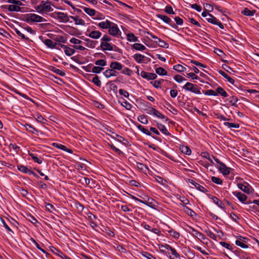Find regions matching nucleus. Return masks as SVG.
Masks as SVG:
<instances>
[{"label":"nucleus","instance_id":"1","mask_svg":"<svg viewBox=\"0 0 259 259\" xmlns=\"http://www.w3.org/2000/svg\"><path fill=\"white\" fill-rule=\"evenodd\" d=\"M183 88L188 91H190L195 94H201L200 88H198L197 85H195L190 82H187L183 87Z\"/></svg>","mask_w":259,"mask_h":259},{"label":"nucleus","instance_id":"2","mask_svg":"<svg viewBox=\"0 0 259 259\" xmlns=\"http://www.w3.org/2000/svg\"><path fill=\"white\" fill-rule=\"evenodd\" d=\"M108 32L110 35L117 38L119 37L121 34V32L118 28L117 25L112 22L110 27L109 28Z\"/></svg>","mask_w":259,"mask_h":259},{"label":"nucleus","instance_id":"3","mask_svg":"<svg viewBox=\"0 0 259 259\" xmlns=\"http://www.w3.org/2000/svg\"><path fill=\"white\" fill-rule=\"evenodd\" d=\"M55 17L59 19L60 22L66 23L69 22L70 16H68L66 13L60 12H57L54 13Z\"/></svg>","mask_w":259,"mask_h":259},{"label":"nucleus","instance_id":"4","mask_svg":"<svg viewBox=\"0 0 259 259\" xmlns=\"http://www.w3.org/2000/svg\"><path fill=\"white\" fill-rule=\"evenodd\" d=\"M85 35L93 39H97L101 37L102 33L99 30L88 29Z\"/></svg>","mask_w":259,"mask_h":259},{"label":"nucleus","instance_id":"5","mask_svg":"<svg viewBox=\"0 0 259 259\" xmlns=\"http://www.w3.org/2000/svg\"><path fill=\"white\" fill-rule=\"evenodd\" d=\"M156 17L162 20L165 23L169 24L174 28L177 27L176 24L167 16L162 14H156Z\"/></svg>","mask_w":259,"mask_h":259},{"label":"nucleus","instance_id":"6","mask_svg":"<svg viewBox=\"0 0 259 259\" xmlns=\"http://www.w3.org/2000/svg\"><path fill=\"white\" fill-rule=\"evenodd\" d=\"M237 186L238 188L247 194H251L252 193L253 189L247 183H245L244 184L238 183Z\"/></svg>","mask_w":259,"mask_h":259},{"label":"nucleus","instance_id":"7","mask_svg":"<svg viewBox=\"0 0 259 259\" xmlns=\"http://www.w3.org/2000/svg\"><path fill=\"white\" fill-rule=\"evenodd\" d=\"M33 118H35V121L39 124H40L42 126H44V125L46 124L47 122V120L45 119L42 115H41L39 113H36L34 115H33Z\"/></svg>","mask_w":259,"mask_h":259},{"label":"nucleus","instance_id":"8","mask_svg":"<svg viewBox=\"0 0 259 259\" xmlns=\"http://www.w3.org/2000/svg\"><path fill=\"white\" fill-rule=\"evenodd\" d=\"M206 20H207V21L208 22L219 26L221 29L224 28V25H223V24L220 21H218V19L215 17H214L213 16H212L211 14V17H207L206 18Z\"/></svg>","mask_w":259,"mask_h":259},{"label":"nucleus","instance_id":"9","mask_svg":"<svg viewBox=\"0 0 259 259\" xmlns=\"http://www.w3.org/2000/svg\"><path fill=\"white\" fill-rule=\"evenodd\" d=\"M140 75L143 78L148 80H153L157 77V75L155 73L147 72L145 71H142Z\"/></svg>","mask_w":259,"mask_h":259},{"label":"nucleus","instance_id":"10","mask_svg":"<svg viewBox=\"0 0 259 259\" xmlns=\"http://www.w3.org/2000/svg\"><path fill=\"white\" fill-rule=\"evenodd\" d=\"M157 203L154 199L151 197H149L148 196H146V199H145V205L151 208H155L157 206Z\"/></svg>","mask_w":259,"mask_h":259},{"label":"nucleus","instance_id":"11","mask_svg":"<svg viewBox=\"0 0 259 259\" xmlns=\"http://www.w3.org/2000/svg\"><path fill=\"white\" fill-rule=\"evenodd\" d=\"M188 182L195 186V187L199 191L205 193L207 192V190L203 186L200 185L199 184L195 182L194 181L191 179H189Z\"/></svg>","mask_w":259,"mask_h":259},{"label":"nucleus","instance_id":"12","mask_svg":"<svg viewBox=\"0 0 259 259\" xmlns=\"http://www.w3.org/2000/svg\"><path fill=\"white\" fill-rule=\"evenodd\" d=\"M208 197L212 200L213 202L217 205L219 207L223 209H225V205L221 200L214 196L209 195Z\"/></svg>","mask_w":259,"mask_h":259},{"label":"nucleus","instance_id":"13","mask_svg":"<svg viewBox=\"0 0 259 259\" xmlns=\"http://www.w3.org/2000/svg\"><path fill=\"white\" fill-rule=\"evenodd\" d=\"M118 73L114 70V69L110 68V69H108L106 70L103 72V75L106 77V78H110L111 76H116L117 75Z\"/></svg>","mask_w":259,"mask_h":259},{"label":"nucleus","instance_id":"14","mask_svg":"<svg viewBox=\"0 0 259 259\" xmlns=\"http://www.w3.org/2000/svg\"><path fill=\"white\" fill-rule=\"evenodd\" d=\"M100 47L103 51L113 50V45L109 42H101Z\"/></svg>","mask_w":259,"mask_h":259},{"label":"nucleus","instance_id":"15","mask_svg":"<svg viewBox=\"0 0 259 259\" xmlns=\"http://www.w3.org/2000/svg\"><path fill=\"white\" fill-rule=\"evenodd\" d=\"M233 195L237 197V198L241 201L242 203H245V201L247 200V197L245 194L242 193L240 192H234Z\"/></svg>","mask_w":259,"mask_h":259},{"label":"nucleus","instance_id":"16","mask_svg":"<svg viewBox=\"0 0 259 259\" xmlns=\"http://www.w3.org/2000/svg\"><path fill=\"white\" fill-rule=\"evenodd\" d=\"M192 231L194 232L192 235L193 236L197 237L200 241L207 239L204 235L201 232H198L196 230L192 228Z\"/></svg>","mask_w":259,"mask_h":259},{"label":"nucleus","instance_id":"17","mask_svg":"<svg viewBox=\"0 0 259 259\" xmlns=\"http://www.w3.org/2000/svg\"><path fill=\"white\" fill-rule=\"evenodd\" d=\"M84 41H85L84 44L85 46L91 49L95 48L98 44L97 41L93 40L89 38L84 39Z\"/></svg>","mask_w":259,"mask_h":259},{"label":"nucleus","instance_id":"18","mask_svg":"<svg viewBox=\"0 0 259 259\" xmlns=\"http://www.w3.org/2000/svg\"><path fill=\"white\" fill-rule=\"evenodd\" d=\"M219 170L224 175H228L230 172L231 168L228 167L225 163H221V166H220Z\"/></svg>","mask_w":259,"mask_h":259},{"label":"nucleus","instance_id":"19","mask_svg":"<svg viewBox=\"0 0 259 259\" xmlns=\"http://www.w3.org/2000/svg\"><path fill=\"white\" fill-rule=\"evenodd\" d=\"M168 246H170V245L167 244H165L164 245H163V244H159L158 245V247L160 250V251L163 254H166L167 255L169 254V253L168 252V250H169V248Z\"/></svg>","mask_w":259,"mask_h":259},{"label":"nucleus","instance_id":"20","mask_svg":"<svg viewBox=\"0 0 259 259\" xmlns=\"http://www.w3.org/2000/svg\"><path fill=\"white\" fill-rule=\"evenodd\" d=\"M112 22L109 20H106L105 21L99 22L97 25L102 29H109L110 27Z\"/></svg>","mask_w":259,"mask_h":259},{"label":"nucleus","instance_id":"21","mask_svg":"<svg viewBox=\"0 0 259 259\" xmlns=\"http://www.w3.org/2000/svg\"><path fill=\"white\" fill-rule=\"evenodd\" d=\"M110 67L114 70H121L123 65L118 62H112L110 64Z\"/></svg>","mask_w":259,"mask_h":259},{"label":"nucleus","instance_id":"22","mask_svg":"<svg viewBox=\"0 0 259 259\" xmlns=\"http://www.w3.org/2000/svg\"><path fill=\"white\" fill-rule=\"evenodd\" d=\"M20 193L23 197L26 198L30 201H32L31 197H32V195L27 190L24 188H21L20 189Z\"/></svg>","mask_w":259,"mask_h":259},{"label":"nucleus","instance_id":"23","mask_svg":"<svg viewBox=\"0 0 259 259\" xmlns=\"http://www.w3.org/2000/svg\"><path fill=\"white\" fill-rule=\"evenodd\" d=\"M52 145L55 147H56L59 149H61L64 151L67 152L68 153H72V151L71 149L67 148L66 146H65L64 145H62L61 144H59L57 143H54L52 144Z\"/></svg>","mask_w":259,"mask_h":259},{"label":"nucleus","instance_id":"24","mask_svg":"<svg viewBox=\"0 0 259 259\" xmlns=\"http://www.w3.org/2000/svg\"><path fill=\"white\" fill-rule=\"evenodd\" d=\"M135 60L138 63H143L145 59L146 58L145 56L141 54H136L133 56Z\"/></svg>","mask_w":259,"mask_h":259},{"label":"nucleus","instance_id":"25","mask_svg":"<svg viewBox=\"0 0 259 259\" xmlns=\"http://www.w3.org/2000/svg\"><path fill=\"white\" fill-rule=\"evenodd\" d=\"M168 247H169V250H170L171 254L172 255V256H171V255L169 256L170 259H177L180 257V254L178 253L177 250L174 248H173L171 246Z\"/></svg>","mask_w":259,"mask_h":259},{"label":"nucleus","instance_id":"26","mask_svg":"<svg viewBox=\"0 0 259 259\" xmlns=\"http://www.w3.org/2000/svg\"><path fill=\"white\" fill-rule=\"evenodd\" d=\"M45 44L49 48L51 49L57 48L58 46L57 42H54L52 40L50 39H46L44 40Z\"/></svg>","mask_w":259,"mask_h":259},{"label":"nucleus","instance_id":"27","mask_svg":"<svg viewBox=\"0 0 259 259\" xmlns=\"http://www.w3.org/2000/svg\"><path fill=\"white\" fill-rule=\"evenodd\" d=\"M70 19H72L75 22L76 25L83 26L85 24L84 20L79 18L78 17L70 16Z\"/></svg>","mask_w":259,"mask_h":259},{"label":"nucleus","instance_id":"28","mask_svg":"<svg viewBox=\"0 0 259 259\" xmlns=\"http://www.w3.org/2000/svg\"><path fill=\"white\" fill-rule=\"evenodd\" d=\"M218 72L220 74L225 77L229 82L232 84L234 83L235 80L226 74L224 71L220 70L218 71Z\"/></svg>","mask_w":259,"mask_h":259},{"label":"nucleus","instance_id":"29","mask_svg":"<svg viewBox=\"0 0 259 259\" xmlns=\"http://www.w3.org/2000/svg\"><path fill=\"white\" fill-rule=\"evenodd\" d=\"M157 126L158 128L166 136H169L170 135V134L169 133L168 130H167L166 127L165 125L161 123H157Z\"/></svg>","mask_w":259,"mask_h":259},{"label":"nucleus","instance_id":"30","mask_svg":"<svg viewBox=\"0 0 259 259\" xmlns=\"http://www.w3.org/2000/svg\"><path fill=\"white\" fill-rule=\"evenodd\" d=\"M156 44H157L159 47L164 48H168V44L164 40L159 38H157V39L155 40L154 41Z\"/></svg>","mask_w":259,"mask_h":259},{"label":"nucleus","instance_id":"31","mask_svg":"<svg viewBox=\"0 0 259 259\" xmlns=\"http://www.w3.org/2000/svg\"><path fill=\"white\" fill-rule=\"evenodd\" d=\"M82 10L89 16H94L95 15L96 11L94 9L87 8L86 7H80Z\"/></svg>","mask_w":259,"mask_h":259},{"label":"nucleus","instance_id":"32","mask_svg":"<svg viewBox=\"0 0 259 259\" xmlns=\"http://www.w3.org/2000/svg\"><path fill=\"white\" fill-rule=\"evenodd\" d=\"M227 100L229 101V103L232 106L235 107H237L238 105L237 104V102L238 101V98L236 96H232L228 98Z\"/></svg>","mask_w":259,"mask_h":259},{"label":"nucleus","instance_id":"33","mask_svg":"<svg viewBox=\"0 0 259 259\" xmlns=\"http://www.w3.org/2000/svg\"><path fill=\"white\" fill-rule=\"evenodd\" d=\"M132 48L137 51H144L146 48L142 44L139 43H135L132 46Z\"/></svg>","mask_w":259,"mask_h":259},{"label":"nucleus","instance_id":"34","mask_svg":"<svg viewBox=\"0 0 259 259\" xmlns=\"http://www.w3.org/2000/svg\"><path fill=\"white\" fill-rule=\"evenodd\" d=\"M183 210L188 215L193 217L196 215V213L188 207L183 205Z\"/></svg>","mask_w":259,"mask_h":259},{"label":"nucleus","instance_id":"35","mask_svg":"<svg viewBox=\"0 0 259 259\" xmlns=\"http://www.w3.org/2000/svg\"><path fill=\"white\" fill-rule=\"evenodd\" d=\"M18 169L19 171L28 174L29 175L32 174V171L29 169L26 166L21 165L18 166Z\"/></svg>","mask_w":259,"mask_h":259},{"label":"nucleus","instance_id":"36","mask_svg":"<svg viewBox=\"0 0 259 259\" xmlns=\"http://www.w3.org/2000/svg\"><path fill=\"white\" fill-rule=\"evenodd\" d=\"M255 10H250L248 8H245L241 12V14L247 16H252L255 13Z\"/></svg>","mask_w":259,"mask_h":259},{"label":"nucleus","instance_id":"37","mask_svg":"<svg viewBox=\"0 0 259 259\" xmlns=\"http://www.w3.org/2000/svg\"><path fill=\"white\" fill-rule=\"evenodd\" d=\"M217 94L218 95H220L223 98H226L228 96L227 93L222 87H218L217 89Z\"/></svg>","mask_w":259,"mask_h":259},{"label":"nucleus","instance_id":"38","mask_svg":"<svg viewBox=\"0 0 259 259\" xmlns=\"http://www.w3.org/2000/svg\"><path fill=\"white\" fill-rule=\"evenodd\" d=\"M127 40L131 42L138 41V37L133 33H129L126 34Z\"/></svg>","mask_w":259,"mask_h":259},{"label":"nucleus","instance_id":"39","mask_svg":"<svg viewBox=\"0 0 259 259\" xmlns=\"http://www.w3.org/2000/svg\"><path fill=\"white\" fill-rule=\"evenodd\" d=\"M43 6L44 12H52L53 11V9L52 8L50 2H43Z\"/></svg>","mask_w":259,"mask_h":259},{"label":"nucleus","instance_id":"40","mask_svg":"<svg viewBox=\"0 0 259 259\" xmlns=\"http://www.w3.org/2000/svg\"><path fill=\"white\" fill-rule=\"evenodd\" d=\"M90 80L98 87H100L101 85V81L99 79L98 76L96 75H94L92 79Z\"/></svg>","mask_w":259,"mask_h":259},{"label":"nucleus","instance_id":"41","mask_svg":"<svg viewBox=\"0 0 259 259\" xmlns=\"http://www.w3.org/2000/svg\"><path fill=\"white\" fill-rule=\"evenodd\" d=\"M18 5H10L9 7V11L10 12H19L21 8Z\"/></svg>","mask_w":259,"mask_h":259},{"label":"nucleus","instance_id":"42","mask_svg":"<svg viewBox=\"0 0 259 259\" xmlns=\"http://www.w3.org/2000/svg\"><path fill=\"white\" fill-rule=\"evenodd\" d=\"M168 232L169 233V235L170 236L174 237L175 239H177L180 237V233L173 229H170L168 230Z\"/></svg>","mask_w":259,"mask_h":259},{"label":"nucleus","instance_id":"43","mask_svg":"<svg viewBox=\"0 0 259 259\" xmlns=\"http://www.w3.org/2000/svg\"><path fill=\"white\" fill-rule=\"evenodd\" d=\"M102 231L106 233L109 237H114V232L108 227H104Z\"/></svg>","mask_w":259,"mask_h":259},{"label":"nucleus","instance_id":"44","mask_svg":"<svg viewBox=\"0 0 259 259\" xmlns=\"http://www.w3.org/2000/svg\"><path fill=\"white\" fill-rule=\"evenodd\" d=\"M180 150L182 152L188 155H190L191 153V150L188 146H182L181 147Z\"/></svg>","mask_w":259,"mask_h":259},{"label":"nucleus","instance_id":"45","mask_svg":"<svg viewBox=\"0 0 259 259\" xmlns=\"http://www.w3.org/2000/svg\"><path fill=\"white\" fill-rule=\"evenodd\" d=\"M137 128L140 130L142 132L148 136H151V133L149 132L147 129L145 128L144 126L141 124H138L137 125Z\"/></svg>","mask_w":259,"mask_h":259},{"label":"nucleus","instance_id":"46","mask_svg":"<svg viewBox=\"0 0 259 259\" xmlns=\"http://www.w3.org/2000/svg\"><path fill=\"white\" fill-rule=\"evenodd\" d=\"M45 21H46V20L43 17L38 15L33 14V22H42Z\"/></svg>","mask_w":259,"mask_h":259},{"label":"nucleus","instance_id":"47","mask_svg":"<svg viewBox=\"0 0 259 259\" xmlns=\"http://www.w3.org/2000/svg\"><path fill=\"white\" fill-rule=\"evenodd\" d=\"M138 120L143 124H146L148 123L147 117L144 115H139L138 117Z\"/></svg>","mask_w":259,"mask_h":259},{"label":"nucleus","instance_id":"48","mask_svg":"<svg viewBox=\"0 0 259 259\" xmlns=\"http://www.w3.org/2000/svg\"><path fill=\"white\" fill-rule=\"evenodd\" d=\"M95 64L98 66L103 67L106 65L107 62L104 59H99L95 62Z\"/></svg>","mask_w":259,"mask_h":259},{"label":"nucleus","instance_id":"49","mask_svg":"<svg viewBox=\"0 0 259 259\" xmlns=\"http://www.w3.org/2000/svg\"><path fill=\"white\" fill-rule=\"evenodd\" d=\"M44 160V158L41 156H38L37 155L33 154V162L40 164L43 162Z\"/></svg>","mask_w":259,"mask_h":259},{"label":"nucleus","instance_id":"50","mask_svg":"<svg viewBox=\"0 0 259 259\" xmlns=\"http://www.w3.org/2000/svg\"><path fill=\"white\" fill-rule=\"evenodd\" d=\"M173 68L174 70L178 72H184L186 70V68L181 64H177L174 65Z\"/></svg>","mask_w":259,"mask_h":259},{"label":"nucleus","instance_id":"51","mask_svg":"<svg viewBox=\"0 0 259 259\" xmlns=\"http://www.w3.org/2000/svg\"><path fill=\"white\" fill-rule=\"evenodd\" d=\"M155 71L159 75H165L167 74V71L162 67L157 68Z\"/></svg>","mask_w":259,"mask_h":259},{"label":"nucleus","instance_id":"52","mask_svg":"<svg viewBox=\"0 0 259 259\" xmlns=\"http://www.w3.org/2000/svg\"><path fill=\"white\" fill-rule=\"evenodd\" d=\"M205 232L206 233V234L209 237H210V238H211L212 239H213L215 241H217V236L213 232H212L210 230H206L205 231Z\"/></svg>","mask_w":259,"mask_h":259},{"label":"nucleus","instance_id":"53","mask_svg":"<svg viewBox=\"0 0 259 259\" xmlns=\"http://www.w3.org/2000/svg\"><path fill=\"white\" fill-rule=\"evenodd\" d=\"M141 255L147 259H156L152 254L147 251H142Z\"/></svg>","mask_w":259,"mask_h":259},{"label":"nucleus","instance_id":"54","mask_svg":"<svg viewBox=\"0 0 259 259\" xmlns=\"http://www.w3.org/2000/svg\"><path fill=\"white\" fill-rule=\"evenodd\" d=\"M64 52L67 56H71L75 53V51L73 49L67 47Z\"/></svg>","mask_w":259,"mask_h":259},{"label":"nucleus","instance_id":"55","mask_svg":"<svg viewBox=\"0 0 259 259\" xmlns=\"http://www.w3.org/2000/svg\"><path fill=\"white\" fill-rule=\"evenodd\" d=\"M104 70V68L100 66H94L92 69V72L98 74Z\"/></svg>","mask_w":259,"mask_h":259},{"label":"nucleus","instance_id":"56","mask_svg":"<svg viewBox=\"0 0 259 259\" xmlns=\"http://www.w3.org/2000/svg\"><path fill=\"white\" fill-rule=\"evenodd\" d=\"M224 124L225 126H227L229 128H238L239 127V124H237V123L226 122L224 123Z\"/></svg>","mask_w":259,"mask_h":259},{"label":"nucleus","instance_id":"57","mask_svg":"<svg viewBox=\"0 0 259 259\" xmlns=\"http://www.w3.org/2000/svg\"><path fill=\"white\" fill-rule=\"evenodd\" d=\"M116 138L115 139L117 141L123 143L124 144H126V143L127 142V140H126L124 138L122 137V136L118 135L117 134L115 135Z\"/></svg>","mask_w":259,"mask_h":259},{"label":"nucleus","instance_id":"58","mask_svg":"<svg viewBox=\"0 0 259 259\" xmlns=\"http://www.w3.org/2000/svg\"><path fill=\"white\" fill-rule=\"evenodd\" d=\"M203 7H204V10L208 12H212L213 10V7L211 4H207V3L204 4Z\"/></svg>","mask_w":259,"mask_h":259},{"label":"nucleus","instance_id":"59","mask_svg":"<svg viewBox=\"0 0 259 259\" xmlns=\"http://www.w3.org/2000/svg\"><path fill=\"white\" fill-rule=\"evenodd\" d=\"M246 242L241 241V240H236L235 244L243 248H248V245L245 243Z\"/></svg>","mask_w":259,"mask_h":259},{"label":"nucleus","instance_id":"60","mask_svg":"<svg viewBox=\"0 0 259 259\" xmlns=\"http://www.w3.org/2000/svg\"><path fill=\"white\" fill-rule=\"evenodd\" d=\"M204 94L205 95H207V96H218V94H217V90L215 91L213 90H206V91H205L204 92Z\"/></svg>","mask_w":259,"mask_h":259},{"label":"nucleus","instance_id":"61","mask_svg":"<svg viewBox=\"0 0 259 259\" xmlns=\"http://www.w3.org/2000/svg\"><path fill=\"white\" fill-rule=\"evenodd\" d=\"M211 180L213 183L218 185H221L223 183L222 180L218 177L213 176L211 178Z\"/></svg>","mask_w":259,"mask_h":259},{"label":"nucleus","instance_id":"62","mask_svg":"<svg viewBox=\"0 0 259 259\" xmlns=\"http://www.w3.org/2000/svg\"><path fill=\"white\" fill-rule=\"evenodd\" d=\"M153 115L157 117L158 118H161V119H165L166 120H168V119L167 118H166L164 115L161 114L159 111H158L156 109Z\"/></svg>","mask_w":259,"mask_h":259},{"label":"nucleus","instance_id":"63","mask_svg":"<svg viewBox=\"0 0 259 259\" xmlns=\"http://www.w3.org/2000/svg\"><path fill=\"white\" fill-rule=\"evenodd\" d=\"M121 105L124 107L127 110H131L133 107L132 105L126 100H124L122 103H121Z\"/></svg>","mask_w":259,"mask_h":259},{"label":"nucleus","instance_id":"64","mask_svg":"<svg viewBox=\"0 0 259 259\" xmlns=\"http://www.w3.org/2000/svg\"><path fill=\"white\" fill-rule=\"evenodd\" d=\"M24 20L28 23H32V14H28L24 16Z\"/></svg>","mask_w":259,"mask_h":259}]
</instances>
